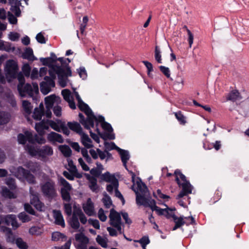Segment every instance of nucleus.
I'll return each instance as SVG.
<instances>
[{
	"label": "nucleus",
	"mask_w": 249,
	"mask_h": 249,
	"mask_svg": "<svg viewBox=\"0 0 249 249\" xmlns=\"http://www.w3.org/2000/svg\"><path fill=\"white\" fill-rule=\"evenodd\" d=\"M105 146L106 148L108 150L116 149L118 151L120 149L114 142L105 143Z\"/></svg>",
	"instance_id": "63"
},
{
	"label": "nucleus",
	"mask_w": 249,
	"mask_h": 249,
	"mask_svg": "<svg viewBox=\"0 0 249 249\" xmlns=\"http://www.w3.org/2000/svg\"><path fill=\"white\" fill-rule=\"evenodd\" d=\"M22 107L24 113L26 115H28L31 113L33 107L30 102L26 100L23 101Z\"/></svg>",
	"instance_id": "33"
},
{
	"label": "nucleus",
	"mask_w": 249,
	"mask_h": 249,
	"mask_svg": "<svg viewBox=\"0 0 249 249\" xmlns=\"http://www.w3.org/2000/svg\"><path fill=\"white\" fill-rule=\"evenodd\" d=\"M159 69L162 73L166 76V77L169 78L170 77V71L168 67H166L163 66H160L159 67Z\"/></svg>",
	"instance_id": "60"
},
{
	"label": "nucleus",
	"mask_w": 249,
	"mask_h": 249,
	"mask_svg": "<svg viewBox=\"0 0 249 249\" xmlns=\"http://www.w3.org/2000/svg\"><path fill=\"white\" fill-rule=\"evenodd\" d=\"M25 149L29 154L32 156H35L37 154V150H36L35 147L32 145L27 144L25 146Z\"/></svg>",
	"instance_id": "57"
},
{
	"label": "nucleus",
	"mask_w": 249,
	"mask_h": 249,
	"mask_svg": "<svg viewBox=\"0 0 249 249\" xmlns=\"http://www.w3.org/2000/svg\"><path fill=\"white\" fill-rule=\"evenodd\" d=\"M53 213L55 220V223L56 225L61 226L62 227H64L65 226V222L60 211L53 210Z\"/></svg>",
	"instance_id": "21"
},
{
	"label": "nucleus",
	"mask_w": 249,
	"mask_h": 249,
	"mask_svg": "<svg viewBox=\"0 0 249 249\" xmlns=\"http://www.w3.org/2000/svg\"><path fill=\"white\" fill-rule=\"evenodd\" d=\"M8 19L10 23L12 24H16L18 22L17 18L11 12H8Z\"/></svg>",
	"instance_id": "62"
},
{
	"label": "nucleus",
	"mask_w": 249,
	"mask_h": 249,
	"mask_svg": "<svg viewBox=\"0 0 249 249\" xmlns=\"http://www.w3.org/2000/svg\"><path fill=\"white\" fill-rule=\"evenodd\" d=\"M3 231L6 234V241L8 242L14 243L15 241V237L11 229L9 228L5 227L3 229Z\"/></svg>",
	"instance_id": "32"
},
{
	"label": "nucleus",
	"mask_w": 249,
	"mask_h": 249,
	"mask_svg": "<svg viewBox=\"0 0 249 249\" xmlns=\"http://www.w3.org/2000/svg\"><path fill=\"white\" fill-rule=\"evenodd\" d=\"M53 153L52 147L49 145H44L37 150V155L42 158L51 156Z\"/></svg>",
	"instance_id": "18"
},
{
	"label": "nucleus",
	"mask_w": 249,
	"mask_h": 249,
	"mask_svg": "<svg viewBox=\"0 0 249 249\" xmlns=\"http://www.w3.org/2000/svg\"><path fill=\"white\" fill-rule=\"evenodd\" d=\"M18 140L19 143L22 144H25L27 141L30 143L34 144L32 132L27 130L24 132V134L22 133L18 134Z\"/></svg>",
	"instance_id": "10"
},
{
	"label": "nucleus",
	"mask_w": 249,
	"mask_h": 249,
	"mask_svg": "<svg viewBox=\"0 0 249 249\" xmlns=\"http://www.w3.org/2000/svg\"><path fill=\"white\" fill-rule=\"evenodd\" d=\"M18 217L22 222H28L31 219L29 216L24 212L19 213Z\"/></svg>",
	"instance_id": "55"
},
{
	"label": "nucleus",
	"mask_w": 249,
	"mask_h": 249,
	"mask_svg": "<svg viewBox=\"0 0 249 249\" xmlns=\"http://www.w3.org/2000/svg\"><path fill=\"white\" fill-rule=\"evenodd\" d=\"M62 153L66 157H69L71 155V150L68 145H63L60 148Z\"/></svg>",
	"instance_id": "50"
},
{
	"label": "nucleus",
	"mask_w": 249,
	"mask_h": 249,
	"mask_svg": "<svg viewBox=\"0 0 249 249\" xmlns=\"http://www.w3.org/2000/svg\"><path fill=\"white\" fill-rule=\"evenodd\" d=\"M174 175L176 176V181L179 187L182 188L181 191L177 196V199H179L192 193L193 186L186 177L179 169L175 171Z\"/></svg>",
	"instance_id": "1"
},
{
	"label": "nucleus",
	"mask_w": 249,
	"mask_h": 249,
	"mask_svg": "<svg viewBox=\"0 0 249 249\" xmlns=\"http://www.w3.org/2000/svg\"><path fill=\"white\" fill-rule=\"evenodd\" d=\"M57 122H55L53 120H48L49 124V127L50 126L52 129L57 132H61V126L60 124L61 123H63L60 120H57Z\"/></svg>",
	"instance_id": "31"
},
{
	"label": "nucleus",
	"mask_w": 249,
	"mask_h": 249,
	"mask_svg": "<svg viewBox=\"0 0 249 249\" xmlns=\"http://www.w3.org/2000/svg\"><path fill=\"white\" fill-rule=\"evenodd\" d=\"M136 242L139 243L142 248H145L150 243V240L148 236H144Z\"/></svg>",
	"instance_id": "48"
},
{
	"label": "nucleus",
	"mask_w": 249,
	"mask_h": 249,
	"mask_svg": "<svg viewBox=\"0 0 249 249\" xmlns=\"http://www.w3.org/2000/svg\"><path fill=\"white\" fill-rule=\"evenodd\" d=\"M18 70L17 63L14 60L10 59L6 61L5 66L6 76L9 82L11 79L16 78L18 71Z\"/></svg>",
	"instance_id": "3"
},
{
	"label": "nucleus",
	"mask_w": 249,
	"mask_h": 249,
	"mask_svg": "<svg viewBox=\"0 0 249 249\" xmlns=\"http://www.w3.org/2000/svg\"><path fill=\"white\" fill-rule=\"evenodd\" d=\"M64 208L65 213L68 216H70L72 213V207L71 205L69 202L68 203L64 204Z\"/></svg>",
	"instance_id": "59"
},
{
	"label": "nucleus",
	"mask_w": 249,
	"mask_h": 249,
	"mask_svg": "<svg viewBox=\"0 0 249 249\" xmlns=\"http://www.w3.org/2000/svg\"><path fill=\"white\" fill-rule=\"evenodd\" d=\"M80 135L81 136V142L86 148H90L93 146L92 141L87 134L83 132Z\"/></svg>",
	"instance_id": "24"
},
{
	"label": "nucleus",
	"mask_w": 249,
	"mask_h": 249,
	"mask_svg": "<svg viewBox=\"0 0 249 249\" xmlns=\"http://www.w3.org/2000/svg\"><path fill=\"white\" fill-rule=\"evenodd\" d=\"M18 90L20 95L22 97H24L27 95L30 97H32L34 95L33 88L29 83L22 85L20 89H18Z\"/></svg>",
	"instance_id": "15"
},
{
	"label": "nucleus",
	"mask_w": 249,
	"mask_h": 249,
	"mask_svg": "<svg viewBox=\"0 0 249 249\" xmlns=\"http://www.w3.org/2000/svg\"><path fill=\"white\" fill-rule=\"evenodd\" d=\"M47 138L48 141L54 143L58 142L61 143L64 142L62 136L60 134L54 132H51L49 133Z\"/></svg>",
	"instance_id": "20"
},
{
	"label": "nucleus",
	"mask_w": 249,
	"mask_h": 249,
	"mask_svg": "<svg viewBox=\"0 0 249 249\" xmlns=\"http://www.w3.org/2000/svg\"><path fill=\"white\" fill-rule=\"evenodd\" d=\"M155 58L158 63H162L161 51L158 46H156L155 48Z\"/></svg>",
	"instance_id": "47"
},
{
	"label": "nucleus",
	"mask_w": 249,
	"mask_h": 249,
	"mask_svg": "<svg viewBox=\"0 0 249 249\" xmlns=\"http://www.w3.org/2000/svg\"><path fill=\"white\" fill-rule=\"evenodd\" d=\"M2 195L4 197L8 198H14L16 197L14 193L10 191L6 187H3L2 188Z\"/></svg>",
	"instance_id": "41"
},
{
	"label": "nucleus",
	"mask_w": 249,
	"mask_h": 249,
	"mask_svg": "<svg viewBox=\"0 0 249 249\" xmlns=\"http://www.w3.org/2000/svg\"><path fill=\"white\" fill-rule=\"evenodd\" d=\"M136 203L138 205H143L144 207L146 205L147 198L143 196H137L136 197Z\"/></svg>",
	"instance_id": "49"
},
{
	"label": "nucleus",
	"mask_w": 249,
	"mask_h": 249,
	"mask_svg": "<svg viewBox=\"0 0 249 249\" xmlns=\"http://www.w3.org/2000/svg\"><path fill=\"white\" fill-rule=\"evenodd\" d=\"M18 80L19 82V83L18 85V89H20V88L22 86V85H24L25 83V78L24 75L21 72H19L18 74H17V76Z\"/></svg>",
	"instance_id": "56"
},
{
	"label": "nucleus",
	"mask_w": 249,
	"mask_h": 249,
	"mask_svg": "<svg viewBox=\"0 0 249 249\" xmlns=\"http://www.w3.org/2000/svg\"><path fill=\"white\" fill-rule=\"evenodd\" d=\"M3 222L7 226L12 225L13 228H17L19 225L17 221L16 216L14 214H9L3 218Z\"/></svg>",
	"instance_id": "19"
},
{
	"label": "nucleus",
	"mask_w": 249,
	"mask_h": 249,
	"mask_svg": "<svg viewBox=\"0 0 249 249\" xmlns=\"http://www.w3.org/2000/svg\"><path fill=\"white\" fill-rule=\"evenodd\" d=\"M147 202L145 207H149L152 211H154L155 209L157 207L155 200L154 199H151V198H147Z\"/></svg>",
	"instance_id": "54"
},
{
	"label": "nucleus",
	"mask_w": 249,
	"mask_h": 249,
	"mask_svg": "<svg viewBox=\"0 0 249 249\" xmlns=\"http://www.w3.org/2000/svg\"><path fill=\"white\" fill-rule=\"evenodd\" d=\"M101 181H105L107 182H111L115 188L118 187L119 182L118 179L114 175H111L109 172H106L100 176Z\"/></svg>",
	"instance_id": "14"
},
{
	"label": "nucleus",
	"mask_w": 249,
	"mask_h": 249,
	"mask_svg": "<svg viewBox=\"0 0 249 249\" xmlns=\"http://www.w3.org/2000/svg\"><path fill=\"white\" fill-rule=\"evenodd\" d=\"M153 196L158 200L160 198L164 199L170 198L169 196L162 194L160 189L157 190L156 193H153Z\"/></svg>",
	"instance_id": "52"
},
{
	"label": "nucleus",
	"mask_w": 249,
	"mask_h": 249,
	"mask_svg": "<svg viewBox=\"0 0 249 249\" xmlns=\"http://www.w3.org/2000/svg\"><path fill=\"white\" fill-rule=\"evenodd\" d=\"M24 166L29 169V171L36 175L39 174L41 171L40 164L36 162L29 161L24 164Z\"/></svg>",
	"instance_id": "17"
},
{
	"label": "nucleus",
	"mask_w": 249,
	"mask_h": 249,
	"mask_svg": "<svg viewBox=\"0 0 249 249\" xmlns=\"http://www.w3.org/2000/svg\"><path fill=\"white\" fill-rule=\"evenodd\" d=\"M57 72L59 84L62 88H64L67 86L68 77L72 75L71 68H57Z\"/></svg>",
	"instance_id": "4"
},
{
	"label": "nucleus",
	"mask_w": 249,
	"mask_h": 249,
	"mask_svg": "<svg viewBox=\"0 0 249 249\" xmlns=\"http://www.w3.org/2000/svg\"><path fill=\"white\" fill-rule=\"evenodd\" d=\"M29 233L32 235H39L41 233V229L38 227H32L29 229Z\"/></svg>",
	"instance_id": "58"
},
{
	"label": "nucleus",
	"mask_w": 249,
	"mask_h": 249,
	"mask_svg": "<svg viewBox=\"0 0 249 249\" xmlns=\"http://www.w3.org/2000/svg\"><path fill=\"white\" fill-rule=\"evenodd\" d=\"M66 238V236L64 234L58 231L53 232L52 235V239L54 241H57L60 239L63 241L64 239L65 240Z\"/></svg>",
	"instance_id": "39"
},
{
	"label": "nucleus",
	"mask_w": 249,
	"mask_h": 249,
	"mask_svg": "<svg viewBox=\"0 0 249 249\" xmlns=\"http://www.w3.org/2000/svg\"><path fill=\"white\" fill-rule=\"evenodd\" d=\"M16 175L18 177L24 178L29 184H35L36 183L35 177L29 170L24 169L22 166L17 168Z\"/></svg>",
	"instance_id": "7"
},
{
	"label": "nucleus",
	"mask_w": 249,
	"mask_h": 249,
	"mask_svg": "<svg viewBox=\"0 0 249 249\" xmlns=\"http://www.w3.org/2000/svg\"><path fill=\"white\" fill-rule=\"evenodd\" d=\"M118 152H119V154L121 156V160L123 162V165L125 167V168L126 169H127L126 163L130 158L128 152L126 150H123L121 148L119 149Z\"/></svg>",
	"instance_id": "26"
},
{
	"label": "nucleus",
	"mask_w": 249,
	"mask_h": 249,
	"mask_svg": "<svg viewBox=\"0 0 249 249\" xmlns=\"http://www.w3.org/2000/svg\"><path fill=\"white\" fill-rule=\"evenodd\" d=\"M11 119V115L9 113L0 111V125L7 124Z\"/></svg>",
	"instance_id": "28"
},
{
	"label": "nucleus",
	"mask_w": 249,
	"mask_h": 249,
	"mask_svg": "<svg viewBox=\"0 0 249 249\" xmlns=\"http://www.w3.org/2000/svg\"><path fill=\"white\" fill-rule=\"evenodd\" d=\"M109 218V224L113 227L117 225L122 223L120 214L114 209L110 210Z\"/></svg>",
	"instance_id": "11"
},
{
	"label": "nucleus",
	"mask_w": 249,
	"mask_h": 249,
	"mask_svg": "<svg viewBox=\"0 0 249 249\" xmlns=\"http://www.w3.org/2000/svg\"><path fill=\"white\" fill-rule=\"evenodd\" d=\"M75 240L79 242L77 246V249H87V244L89 243V238L83 233H77L75 235Z\"/></svg>",
	"instance_id": "12"
},
{
	"label": "nucleus",
	"mask_w": 249,
	"mask_h": 249,
	"mask_svg": "<svg viewBox=\"0 0 249 249\" xmlns=\"http://www.w3.org/2000/svg\"><path fill=\"white\" fill-rule=\"evenodd\" d=\"M83 209L85 213L89 216H91L94 213V206L91 199L89 198L87 203L83 205Z\"/></svg>",
	"instance_id": "22"
},
{
	"label": "nucleus",
	"mask_w": 249,
	"mask_h": 249,
	"mask_svg": "<svg viewBox=\"0 0 249 249\" xmlns=\"http://www.w3.org/2000/svg\"><path fill=\"white\" fill-rule=\"evenodd\" d=\"M17 246L20 249H27L28 246L26 242H24L21 238H18L16 240Z\"/></svg>",
	"instance_id": "53"
},
{
	"label": "nucleus",
	"mask_w": 249,
	"mask_h": 249,
	"mask_svg": "<svg viewBox=\"0 0 249 249\" xmlns=\"http://www.w3.org/2000/svg\"><path fill=\"white\" fill-rule=\"evenodd\" d=\"M57 68H63L62 66H57V65H52L49 70V74L50 75V77L55 79L56 78V74L58 75L57 72Z\"/></svg>",
	"instance_id": "38"
},
{
	"label": "nucleus",
	"mask_w": 249,
	"mask_h": 249,
	"mask_svg": "<svg viewBox=\"0 0 249 249\" xmlns=\"http://www.w3.org/2000/svg\"><path fill=\"white\" fill-rule=\"evenodd\" d=\"M22 57L24 59L32 61L37 59L34 55L33 49L30 47L26 49L25 52L22 54Z\"/></svg>",
	"instance_id": "27"
},
{
	"label": "nucleus",
	"mask_w": 249,
	"mask_h": 249,
	"mask_svg": "<svg viewBox=\"0 0 249 249\" xmlns=\"http://www.w3.org/2000/svg\"><path fill=\"white\" fill-rule=\"evenodd\" d=\"M61 94L64 99L67 102L70 101L72 99L71 91L68 89H63L61 91Z\"/></svg>",
	"instance_id": "44"
},
{
	"label": "nucleus",
	"mask_w": 249,
	"mask_h": 249,
	"mask_svg": "<svg viewBox=\"0 0 249 249\" xmlns=\"http://www.w3.org/2000/svg\"><path fill=\"white\" fill-rule=\"evenodd\" d=\"M101 171L99 169H96V168H93L90 170V173L92 175V177L94 178H100V176L101 175Z\"/></svg>",
	"instance_id": "61"
},
{
	"label": "nucleus",
	"mask_w": 249,
	"mask_h": 249,
	"mask_svg": "<svg viewBox=\"0 0 249 249\" xmlns=\"http://www.w3.org/2000/svg\"><path fill=\"white\" fill-rule=\"evenodd\" d=\"M77 216L79 218L80 221L83 224H85L87 223V219L84 215L81 210H78L75 212Z\"/></svg>",
	"instance_id": "51"
},
{
	"label": "nucleus",
	"mask_w": 249,
	"mask_h": 249,
	"mask_svg": "<svg viewBox=\"0 0 249 249\" xmlns=\"http://www.w3.org/2000/svg\"><path fill=\"white\" fill-rule=\"evenodd\" d=\"M56 97L55 95H51L45 97V104L46 108H52L56 101Z\"/></svg>",
	"instance_id": "29"
},
{
	"label": "nucleus",
	"mask_w": 249,
	"mask_h": 249,
	"mask_svg": "<svg viewBox=\"0 0 249 249\" xmlns=\"http://www.w3.org/2000/svg\"><path fill=\"white\" fill-rule=\"evenodd\" d=\"M40 188L43 195L49 199H53L57 196L55 182L52 179H48L40 184Z\"/></svg>",
	"instance_id": "2"
},
{
	"label": "nucleus",
	"mask_w": 249,
	"mask_h": 249,
	"mask_svg": "<svg viewBox=\"0 0 249 249\" xmlns=\"http://www.w3.org/2000/svg\"><path fill=\"white\" fill-rule=\"evenodd\" d=\"M35 128L39 136H44L45 134V130L49 129L48 120H43L40 122L36 123Z\"/></svg>",
	"instance_id": "13"
},
{
	"label": "nucleus",
	"mask_w": 249,
	"mask_h": 249,
	"mask_svg": "<svg viewBox=\"0 0 249 249\" xmlns=\"http://www.w3.org/2000/svg\"><path fill=\"white\" fill-rule=\"evenodd\" d=\"M136 184L137 185L138 190H139L140 192L144 194L147 192L148 190L147 186L142 181L140 178H138V180L136 181Z\"/></svg>",
	"instance_id": "35"
},
{
	"label": "nucleus",
	"mask_w": 249,
	"mask_h": 249,
	"mask_svg": "<svg viewBox=\"0 0 249 249\" xmlns=\"http://www.w3.org/2000/svg\"><path fill=\"white\" fill-rule=\"evenodd\" d=\"M6 184L9 187L11 190H15L17 186L16 184L15 179L12 178H8L6 179Z\"/></svg>",
	"instance_id": "43"
},
{
	"label": "nucleus",
	"mask_w": 249,
	"mask_h": 249,
	"mask_svg": "<svg viewBox=\"0 0 249 249\" xmlns=\"http://www.w3.org/2000/svg\"><path fill=\"white\" fill-rule=\"evenodd\" d=\"M40 91L44 95L47 94L51 91L52 87H50L47 83L42 82L40 84Z\"/></svg>",
	"instance_id": "42"
},
{
	"label": "nucleus",
	"mask_w": 249,
	"mask_h": 249,
	"mask_svg": "<svg viewBox=\"0 0 249 249\" xmlns=\"http://www.w3.org/2000/svg\"><path fill=\"white\" fill-rule=\"evenodd\" d=\"M22 70L26 76H29L31 72V67L28 64H25L23 65Z\"/></svg>",
	"instance_id": "64"
},
{
	"label": "nucleus",
	"mask_w": 249,
	"mask_h": 249,
	"mask_svg": "<svg viewBox=\"0 0 249 249\" xmlns=\"http://www.w3.org/2000/svg\"><path fill=\"white\" fill-rule=\"evenodd\" d=\"M39 108H35L33 112V117L36 120H41L43 116L44 115V111Z\"/></svg>",
	"instance_id": "40"
},
{
	"label": "nucleus",
	"mask_w": 249,
	"mask_h": 249,
	"mask_svg": "<svg viewBox=\"0 0 249 249\" xmlns=\"http://www.w3.org/2000/svg\"><path fill=\"white\" fill-rule=\"evenodd\" d=\"M33 139L34 140V143L37 142L39 144H44L46 142L43 136H38L36 134H35L34 135L33 134Z\"/></svg>",
	"instance_id": "46"
},
{
	"label": "nucleus",
	"mask_w": 249,
	"mask_h": 249,
	"mask_svg": "<svg viewBox=\"0 0 249 249\" xmlns=\"http://www.w3.org/2000/svg\"><path fill=\"white\" fill-rule=\"evenodd\" d=\"M21 6V2H18L17 4L11 5L10 10L14 13L16 17H19L21 14L20 6Z\"/></svg>",
	"instance_id": "34"
},
{
	"label": "nucleus",
	"mask_w": 249,
	"mask_h": 249,
	"mask_svg": "<svg viewBox=\"0 0 249 249\" xmlns=\"http://www.w3.org/2000/svg\"><path fill=\"white\" fill-rule=\"evenodd\" d=\"M102 202L107 208H110V206L112 205L110 197L107 194L104 195V197L102 198Z\"/></svg>",
	"instance_id": "45"
},
{
	"label": "nucleus",
	"mask_w": 249,
	"mask_h": 249,
	"mask_svg": "<svg viewBox=\"0 0 249 249\" xmlns=\"http://www.w3.org/2000/svg\"><path fill=\"white\" fill-rule=\"evenodd\" d=\"M78 116L79 118L80 123L87 129H90L91 127L94 128V122L95 121L97 123V125H98V123H101L102 124L103 122H105L104 117L102 115H99L98 117H96L94 115V118L92 119V123L89 122L88 121V119H85L84 116L81 113H79Z\"/></svg>",
	"instance_id": "6"
},
{
	"label": "nucleus",
	"mask_w": 249,
	"mask_h": 249,
	"mask_svg": "<svg viewBox=\"0 0 249 249\" xmlns=\"http://www.w3.org/2000/svg\"><path fill=\"white\" fill-rule=\"evenodd\" d=\"M68 126L71 130L76 132L78 134H81L83 132L80 124L77 122H68Z\"/></svg>",
	"instance_id": "25"
},
{
	"label": "nucleus",
	"mask_w": 249,
	"mask_h": 249,
	"mask_svg": "<svg viewBox=\"0 0 249 249\" xmlns=\"http://www.w3.org/2000/svg\"><path fill=\"white\" fill-rule=\"evenodd\" d=\"M59 182L63 187L61 188L60 193L62 199L67 202H70L71 200L70 192L71 186L69 183L63 178L61 177Z\"/></svg>",
	"instance_id": "5"
},
{
	"label": "nucleus",
	"mask_w": 249,
	"mask_h": 249,
	"mask_svg": "<svg viewBox=\"0 0 249 249\" xmlns=\"http://www.w3.org/2000/svg\"><path fill=\"white\" fill-rule=\"evenodd\" d=\"M239 96V93L237 90H233L228 93L227 96V101L234 102L237 100Z\"/></svg>",
	"instance_id": "37"
},
{
	"label": "nucleus",
	"mask_w": 249,
	"mask_h": 249,
	"mask_svg": "<svg viewBox=\"0 0 249 249\" xmlns=\"http://www.w3.org/2000/svg\"><path fill=\"white\" fill-rule=\"evenodd\" d=\"M86 178L89 181V187L93 192H96L98 188L96 178L91 177L89 174L86 175Z\"/></svg>",
	"instance_id": "23"
},
{
	"label": "nucleus",
	"mask_w": 249,
	"mask_h": 249,
	"mask_svg": "<svg viewBox=\"0 0 249 249\" xmlns=\"http://www.w3.org/2000/svg\"><path fill=\"white\" fill-rule=\"evenodd\" d=\"M78 107L87 116V119H88V121L92 123V119L94 118V114L89 106L83 101H81V102L78 104Z\"/></svg>",
	"instance_id": "8"
},
{
	"label": "nucleus",
	"mask_w": 249,
	"mask_h": 249,
	"mask_svg": "<svg viewBox=\"0 0 249 249\" xmlns=\"http://www.w3.org/2000/svg\"><path fill=\"white\" fill-rule=\"evenodd\" d=\"M185 219H190L191 221L189 222H187L186 221H185L183 220V218L182 217H179V219L175 222V225L173 227V231L176 230L177 229L180 228L181 226L184 225V224H186V225H189L190 224L194 225V224H195V223H196L195 218L192 216L186 217L185 218Z\"/></svg>",
	"instance_id": "16"
},
{
	"label": "nucleus",
	"mask_w": 249,
	"mask_h": 249,
	"mask_svg": "<svg viewBox=\"0 0 249 249\" xmlns=\"http://www.w3.org/2000/svg\"><path fill=\"white\" fill-rule=\"evenodd\" d=\"M173 113L180 124L184 125L186 123V117L183 115L181 111Z\"/></svg>",
	"instance_id": "36"
},
{
	"label": "nucleus",
	"mask_w": 249,
	"mask_h": 249,
	"mask_svg": "<svg viewBox=\"0 0 249 249\" xmlns=\"http://www.w3.org/2000/svg\"><path fill=\"white\" fill-rule=\"evenodd\" d=\"M70 224L71 227L74 229L77 230L80 227V224L78 221V218L77 216L76 213L74 212L70 221Z\"/></svg>",
	"instance_id": "30"
},
{
	"label": "nucleus",
	"mask_w": 249,
	"mask_h": 249,
	"mask_svg": "<svg viewBox=\"0 0 249 249\" xmlns=\"http://www.w3.org/2000/svg\"><path fill=\"white\" fill-rule=\"evenodd\" d=\"M30 194L31 195V204L34 205L37 210L42 211V209L44 207V204L40 201L38 193L34 192L30 189Z\"/></svg>",
	"instance_id": "9"
}]
</instances>
